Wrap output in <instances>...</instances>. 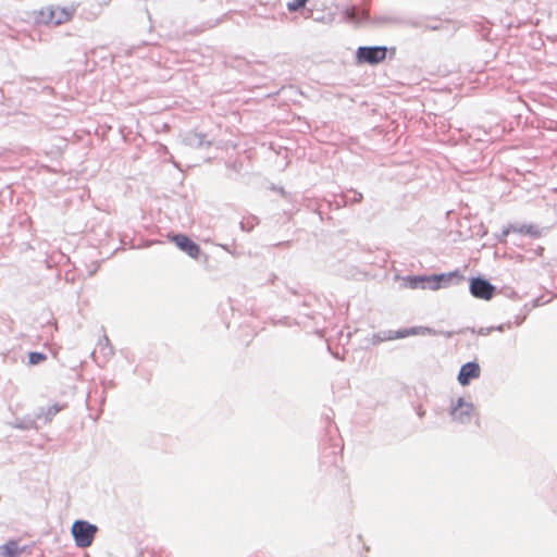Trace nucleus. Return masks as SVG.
<instances>
[{
  "mask_svg": "<svg viewBox=\"0 0 557 557\" xmlns=\"http://www.w3.org/2000/svg\"><path fill=\"white\" fill-rule=\"evenodd\" d=\"M511 227H512V232H518L520 234H531V235L536 234V232L534 231V226H532V225H520V226L511 225Z\"/></svg>",
  "mask_w": 557,
  "mask_h": 557,
  "instance_id": "obj_14",
  "label": "nucleus"
},
{
  "mask_svg": "<svg viewBox=\"0 0 557 557\" xmlns=\"http://www.w3.org/2000/svg\"><path fill=\"white\" fill-rule=\"evenodd\" d=\"M457 275V272L450 273H442L434 275H423V276H407L404 278L406 286L411 289L417 288H429L432 290H436L442 287H447L453 277Z\"/></svg>",
  "mask_w": 557,
  "mask_h": 557,
  "instance_id": "obj_1",
  "label": "nucleus"
},
{
  "mask_svg": "<svg viewBox=\"0 0 557 557\" xmlns=\"http://www.w3.org/2000/svg\"><path fill=\"white\" fill-rule=\"evenodd\" d=\"M509 327H510V323H507V324L498 325L495 330L503 332L505 329H509Z\"/></svg>",
  "mask_w": 557,
  "mask_h": 557,
  "instance_id": "obj_19",
  "label": "nucleus"
},
{
  "mask_svg": "<svg viewBox=\"0 0 557 557\" xmlns=\"http://www.w3.org/2000/svg\"><path fill=\"white\" fill-rule=\"evenodd\" d=\"M470 293L475 298L490 300L495 294V286L482 277H475L470 281Z\"/></svg>",
  "mask_w": 557,
  "mask_h": 557,
  "instance_id": "obj_6",
  "label": "nucleus"
},
{
  "mask_svg": "<svg viewBox=\"0 0 557 557\" xmlns=\"http://www.w3.org/2000/svg\"><path fill=\"white\" fill-rule=\"evenodd\" d=\"M386 47H359L357 50V60L359 63L376 64L386 57Z\"/></svg>",
  "mask_w": 557,
  "mask_h": 557,
  "instance_id": "obj_5",
  "label": "nucleus"
},
{
  "mask_svg": "<svg viewBox=\"0 0 557 557\" xmlns=\"http://www.w3.org/2000/svg\"><path fill=\"white\" fill-rule=\"evenodd\" d=\"M97 531V525L85 520H76L71 529L75 544L81 548H86L92 544Z\"/></svg>",
  "mask_w": 557,
  "mask_h": 557,
  "instance_id": "obj_3",
  "label": "nucleus"
},
{
  "mask_svg": "<svg viewBox=\"0 0 557 557\" xmlns=\"http://www.w3.org/2000/svg\"><path fill=\"white\" fill-rule=\"evenodd\" d=\"M473 412V405L465 401L463 398H458L457 403L450 410L453 420L459 423H468L471 420Z\"/></svg>",
  "mask_w": 557,
  "mask_h": 557,
  "instance_id": "obj_7",
  "label": "nucleus"
},
{
  "mask_svg": "<svg viewBox=\"0 0 557 557\" xmlns=\"http://www.w3.org/2000/svg\"><path fill=\"white\" fill-rule=\"evenodd\" d=\"M512 232V227L511 225H509L508 227L504 228L503 232H502V235L499 236V242H504L505 238Z\"/></svg>",
  "mask_w": 557,
  "mask_h": 557,
  "instance_id": "obj_18",
  "label": "nucleus"
},
{
  "mask_svg": "<svg viewBox=\"0 0 557 557\" xmlns=\"http://www.w3.org/2000/svg\"><path fill=\"white\" fill-rule=\"evenodd\" d=\"M492 329H487V332H483L481 331L482 334H487L488 332H491Z\"/></svg>",
  "mask_w": 557,
  "mask_h": 557,
  "instance_id": "obj_21",
  "label": "nucleus"
},
{
  "mask_svg": "<svg viewBox=\"0 0 557 557\" xmlns=\"http://www.w3.org/2000/svg\"><path fill=\"white\" fill-rule=\"evenodd\" d=\"M453 332L436 331L428 326H413L403 331H386L374 335V343L404 338L412 335H444L445 337L453 336Z\"/></svg>",
  "mask_w": 557,
  "mask_h": 557,
  "instance_id": "obj_2",
  "label": "nucleus"
},
{
  "mask_svg": "<svg viewBox=\"0 0 557 557\" xmlns=\"http://www.w3.org/2000/svg\"><path fill=\"white\" fill-rule=\"evenodd\" d=\"M480 366L476 362H467L460 368L458 382L462 386H466L471 380L478 379L480 376Z\"/></svg>",
  "mask_w": 557,
  "mask_h": 557,
  "instance_id": "obj_9",
  "label": "nucleus"
},
{
  "mask_svg": "<svg viewBox=\"0 0 557 557\" xmlns=\"http://www.w3.org/2000/svg\"><path fill=\"white\" fill-rule=\"evenodd\" d=\"M22 549L16 541H9L8 543L0 546L1 557H18Z\"/></svg>",
  "mask_w": 557,
  "mask_h": 557,
  "instance_id": "obj_11",
  "label": "nucleus"
},
{
  "mask_svg": "<svg viewBox=\"0 0 557 557\" xmlns=\"http://www.w3.org/2000/svg\"><path fill=\"white\" fill-rule=\"evenodd\" d=\"M183 141L186 146L191 148H202L205 146H210L211 143L206 139L203 134H198L196 132H188L185 134Z\"/></svg>",
  "mask_w": 557,
  "mask_h": 557,
  "instance_id": "obj_10",
  "label": "nucleus"
},
{
  "mask_svg": "<svg viewBox=\"0 0 557 557\" xmlns=\"http://www.w3.org/2000/svg\"><path fill=\"white\" fill-rule=\"evenodd\" d=\"M350 18H351V20H354V21H356V22H359V21H360V18L356 16V10H355V9H352V12H351V14H350Z\"/></svg>",
  "mask_w": 557,
  "mask_h": 557,
  "instance_id": "obj_20",
  "label": "nucleus"
},
{
  "mask_svg": "<svg viewBox=\"0 0 557 557\" xmlns=\"http://www.w3.org/2000/svg\"><path fill=\"white\" fill-rule=\"evenodd\" d=\"M308 0H292L288 2L287 8L289 11L294 12L302 8Z\"/></svg>",
  "mask_w": 557,
  "mask_h": 557,
  "instance_id": "obj_15",
  "label": "nucleus"
},
{
  "mask_svg": "<svg viewBox=\"0 0 557 557\" xmlns=\"http://www.w3.org/2000/svg\"><path fill=\"white\" fill-rule=\"evenodd\" d=\"M172 240L175 243V245L186 252L189 257L196 259L198 258L200 253V248L197 244L191 242L187 236L183 234H177L173 236Z\"/></svg>",
  "mask_w": 557,
  "mask_h": 557,
  "instance_id": "obj_8",
  "label": "nucleus"
},
{
  "mask_svg": "<svg viewBox=\"0 0 557 557\" xmlns=\"http://www.w3.org/2000/svg\"><path fill=\"white\" fill-rule=\"evenodd\" d=\"M352 197L351 198H348V196L346 195L345 197L352 201V202H359L361 199H362V195L360 193H357V191H352Z\"/></svg>",
  "mask_w": 557,
  "mask_h": 557,
  "instance_id": "obj_17",
  "label": "nucleus"
},
{
  "mask_svg": "<svg viewBox=\"0 0 557 557\" xmlns=\"http://www.w3.org/2000/svg\"><path fill=\"white\" fill-rule=\"evenodd\" d=\"M98 350L103 354L104 358L111 357L113 355V348L107 336H103V338L99 341Z\"/></svg>",
  "mask_w": 557,
  "mask_h": 557,
  "instance_id": "obj_12",
  "label": "nucleus"
},
{
  "mask_svg": "<svg viewBox=\"0 0 557 557\" xmlns=\"http://www.w3.org/2000/svg\"><path fill=\"white\" fill-rule=\"evenodd\" d=\"M73 11L65 8L47 7L39 11L37 21L39 23L60 25L72 17Z\"/></svg>",
  "mask_w": 557,
  "mask_h": 557,
  "instance_id": "obj_4",
  "label": "nucleus"
},
{
  "mask_svg": "<svg viewBox=\"0 0 557 557\" xmlns=\"http://www.w3.org/2000/svg\"><path fill=\"white\" fill-rule=\"evenodd\" d=\"M47 359V356L42 352L33 351L28 356V363L36 366L40 362L45 361Z\"/></svg>",
  "mask_w": 557,
  "mask_h": 557,
  "instance_id": "obj_13",
  "label": "nucleus"
},
{
  "mask_svg": "<svg viewBox=\"0 0 557 557\" xmlns=\"http://www.w3.org/2000/svg\"><path fill=\"white\" fill-rule=\"evenodd\" d=\"M60 410L61 407L58 406L57 404L50 406L46 412L47 420H51V418L54 417Z\"/></svg>",
  "mask_w": 557,
  "mask_h": 557,
  "instance_id": "obj_16",
  "label": "nucleus"
}]
</instances>
